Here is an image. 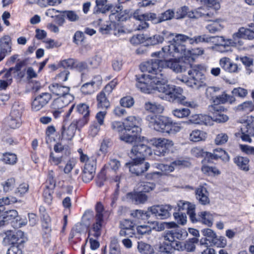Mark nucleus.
<instances>
[{
	"mask_svg": "<svg viewBox=\"0 0 254 254\" xmlns=\"http://www.w3.org/2000/svg\"><path fill=\"white\" fill-rule=\"evenodd\" d=\"M136 77L137 80L136 86L141 92L149 94L153 91H157L162 94V96L160 95L159 96L163 99L170 102L185 104L186 97L182 95L183 90L181 88L175 85L155 83L145 74H142L140 76L136 75Z\"/></svg>",
	"mask_w": 254,
	"mask_h": 254,
	"instance_id": "f257e3e1",
	"label": "nucleus"
},
{
	"mask_svg": "<svg viewBox=\"0 0 254 254\" xmlns=\"http://www.w3.org/2000/svg\"><path fill=\"white\" fill-rule=\"evenodd\" d=\"M178 206L179 212H174L173 215L178 224L184 225L186 223V214L185 212H181V210H187V213L192 222L199 221L208 227H211L213 225L215 214L207 211H202L196 216L194 213L195 205L189 202L180 201L178 203Z\"/></svg>",
	"mask_w": 254,
	"mask_h": 254,
	"instance_id": "f03ea898",
	"label": "nucleus"
},
{
	"mask_svg": "<svg viewBox=\"0 0 254 254\" xmlns=\"http://www.w3.org/2000/svg\"><path fill=\"white\" fill-rule=\"evenodd\" d=\"M181 34H177L175 36L173 33V37H169L168 40L170 43L172 40L173 43L162 48V51L153 53L152 57L156 56L158 58H169L172 57L175 59L186 58L189 56L190 51L187 50L184 43L187 41H183L179 39L177 36Z\"/></svg>",
	"mask_w": 254,
	"mask_h": 254,
	"instance_id": "7ed1b4c3",
	"label": "nucleus"
},
{
	"mask_svg": "<svg viewBox=\"0 0 254 254\" xmlns=\"http://www.w3.org/2000/svg\"><path fill=\"white\" fill-rule=\"evenodd\" d=\"M161 59H152L140 65V69L142 72H147L150 74L146 75L152 79L155 83L166 84L169 78L166 69H161Z\"/></svg>",
	"mask_w": 254,
	"mask_h": 254,
	"instance_id": "20e7f679",
	"label": "nucleus"
},
{
	"mask_svg": "<svg viewBox=\"0 0 254 254\" xmlns=\"http://www.w3.org/2000/svg\"><path fill=\"white\" fill-rule=\"evenodd\" d=\"M141 120L135 116H129L124 120L125 132L120 135V139L127 143H131L137 139L141 131L140 126Z\"/></svg>",
	"mask_w": 254,
	"mask_h": 254,
	"instance_id": "39448f33",
	"label": "nucleus"
},
{
	"mask_svg": "<svg viewBox=\"0 0 254 254\" xmlns=\"http://www.w3.org/2000/svg\"><path fill=\"white\" fill-rule=\"evenodd\" d=\"M203 72V70L201 66L194 65L188 71L189 77L182 76L178 79L190 87L198 89L205 85V77Z\"/></svg>",
	"mask_w": 254,
	"mask_h": 254,
	"instance_id": "423d86ee",
	"label": "nucleus"
},
{
	"mask_svg": "<svg viewBox=\"0 0 254 254\" xmlns=\"http://www.w3.org/2000/svg\"><path fill=\"white\" fill-rule=\"evenodd\" d=\"M96 215L95 216V222L93 224L89 235L95 238H98L101 235L102 229L104 225V216L105 210L103 205L98 202L95 207Z\"/></svg>",
	"mask_w": 254,
	"mask_h": 254,
	"instance_id": "0eeeda50",
	"label": "nucleus"
},
{
	"mask_svg": "<svg viewBox=\"0 0 254 254\" xmlns=\"http://www.w3.org/2000/svg\"><path fill=\"white\" fill-rule=\"evenodd\" d=\"M147 142L145 137H142L140 142L133 146L129 154L131 159L144 160L146 156L151 155V148L145 144Z\"/></svg>",
	"mask_w": 254,
	"mask_h": 254,
	"instance_id": "6e6552de",
	"label": "nucleus"
},
{
	"mask_svg": "<svg viewBox=\"0 0 254 254\" xmlns=\"http://www.w3.org/2000/svg\"><path fill=\"white\" fill-rule=\"evenodd\" d=\"M146 120L150 128L159 132H166L169 120L167 118L162 116L149 115L146 116Z\"/></svg>",
	"mask_w": 254,
	"mask_h": 254,
	"instance_id": "1a4fd4ad",
	"label": "nucleus"
},
{
	"mask_svg": "<svg viewBox=\"0 0 254 254\" xmlns=\"http://www.w3.org/2000/svg\"><path fill=\"white\" fill-rule=\"evenodd\" d=\"M151 141L152 145L156 147L154 154L159 156H164L174 145L172 140L165 138H154Z\"/></svg>",
	"mask_w": 254,
	"mask_h": 254,
	"instance_id": "9d476101",
	"label": "nucleus"
},
{
	"mask_svg": "<svg viewBox=\"0 0 254 254\" xmlns=\"http://www.w3.org/2000/svg\"><path fill=\"white\" fill-rule=\"evenodd\" d=\"M242 139L246 142H251V136H254V117H247L241 128Z\"/></svg>",
	"mask_w": 254,
	"mask_h": 254,
	"instance_id": "9b49d317",
	"label": "nucleus"
},
{
	"mask_svg": "<svg viewBox=\"0 0 254 254\" xmlns=\"http://www.w3.org/2000/svg\"><path fill=\"white\" fill-rule=\"evenodd\" d=\"M144 160L132 159L130 163H126V166L128 167L129 171L136 176L142 175L149 168L150 165L147 162H145Z\"/></svg>",
	"mask_w": 254,
	"mask_h": 254,
	"instance_id": "f8f14e48",
	"label": "nucleus"
},
{
	"mask_svg": "<svg viewBox=\"0 0 254 254\" xmlns=\"http://www.w3.org/2000/svg\"><path fill=\"white\" fill-rule=\"evenodd\" d=\"M96 159L94 157L85 163L84 169L82 173V178L83 182L88 183L91 181L94 177L96 170Z\"/></svg>",
	"mask_w": 254,
	"mask_h": 254,
	"instance_id": "ddd939ff",
	"label": "nucleus"
},
{
	"mask_svg": "<svg viewBox=\"0 0 254 254\" xmlns=\"http://www.w3.org/2000/svg\"><path fill=\"white\" fill-rule=\"evenodd\" d=\"M172 208L170 205H156L148 207V210L158 218L164 219L171 216Z\"/></svg>",
	"mask_w": 254,
	"mask_h": 254,
	"instance_id": "4468645a",
	"label": "nucleus"
},
{
	"mask_svg": "<svg viewBox=\"0 0 254 254\" xmlns=\"http://www.w3.org/2000/svg\"><path fill=\"white\" fill-rule=\"evenodd\" d=\"M49 90L52 94L58 97L66 98L67 96L70 98L74 99V96L69 93L70 88L68 86L63 85L58 83H53L49 85Z\"/></svg>",
	"mask_w": 254,
	"mask_h": 254,
	"instance_id": "2eb2a0df",
	"label": "nucleus"
},
{
	"mask_svg": "<svg viewBox=\"0 0 254 254\" xmlns=\"http://www.w3.org/2000/svg\"><path fill=\"white\" fill-rule=\"evenodd\" d=\"M209 111L213 115L214 121L222 123L228 120V117L222 113L224 108L221 105L214 103L213 105L209 106Z\"/></svg>",
	"mask_w": 254,
	"mask_h": 254,
	"instance_id": "dca6fc26",
	"label": "nucleus"
},
{
	"mask_svg": "<svg viewBox=\"0 0 254 254\" xmlns=\"http://www.w3.org/2000/svg\"><path fill=\"white\" fill-rule=\"evenodd\" d=\"M51 98V94L48 92H43L37 95L32 102V110L39 111L49 103Z\"/></svg>",
	"mask_w": 254,
	"mask_h": 254,
	"instance_id": "f3484780",
	"label": "nucleus"
},
{
	"mask_svg": "<svg viewBox=\"0 0 254 254\" xmlns=\"http://www.w3.org/2000/svg\"><path fill=\"white\" fill-rule=\"evenodd\" d=\"M220 159L223 161L228 162L230 157L228 153L223 149L218 148L213 150V152H206L204 155V159L208 162L213 160H217Z\"/></svg>",
	"mask_w": 254,
	"mask_h": 254,
	"instance_id": "a211bd4d",
	"label": "nucleus"
},
{
	"mask_svg": "<svg viewBox=\"0 0 254 254\" xmlns=\"http://www.w3.org/2000/svg\"><path fill=\"white\" fill-rule=\"evenodd\" d=\"M169 37H173V33L163 31L161 34H156L151 37L144 35V41L147 45H155L162 43L165 39L168 40Z\"/></svg>",
	"mask_w": 254,
	"mask_h": 254,
	"instance_id": "6ab92c4d",
	"label": "nucleus"
},
{
	"mask_svg": "<svg viewBox=\"0 0 254 254\" xmlns=\"http://www.w3.org/2000/svg\"><path fill=\"white\" fill-rule=\"evenodd\" d=\"M164 59H165L163 58ZM161 69L169 68L172 69L176 72H182L186 70V67L183 64L178 62L174 61L172 59L168 60L165 59H161Z\"/></svg>",
	"mask_w": 254,
	"mask_h": 254,
	"instance_id": "aec40b11",
	"label": "nucleus"
},
{
	"mask_svg": "<svg viewBox=\"0 0 254 254\" xmlns=\"http://www.w3.org/2000/svg\"><path fill=\"white\" fill-rule=\"evenodd\" d=\"M211 42H213L216 46H218V51L221 52H229L230 49L224 50L225 48H229L232 44V40L229 39H225L223 37L211 36Z\"/></svg>",
	"mask_w": 254,
	"mask_h": 254,
	"instance_id": "412c9836",
	"label": "nucleus"
},
{
	"mask_svg": "<svg viewBox=\"0 0 254 254\" xmlns=\"http://www.w3.org/2000/svg\"><path fill=\"white\" fill-rule=\"evenodd\" d=\"M11 38L8 36H4L0 39V58L2 60L5 56L11 51Z\"/></svg>",
	"mask_w": 254,
	"mask_h": 254,
	"instance_id": "4be33fe9",
	"label": "nucleus"
},
{
	"mask_svg": "<svg viewBox=\"0 0 254 254\" xmlns=\"http://www.w3.org/2000/svg\"><path fill=\"white\" fill-rule=\"evenodd\" d=\"M177 38L183 41H188L190 44L211 42L210 37L206 35H198L192 38L185 35H179L177 36Z\"/></svg>",
	"mask_w": 254,
	"mask_h": 254,
	"instance_id": "5701e85b",
	"label": "nucleus"
},
{
	"mask_svg": "<svg viewBox=\"0 0 254 254\" xmlns=\"http://www.w3.org/2000/svg\"><path fill=\"white\" fill-rule=\"evenodd\" d=\"M1 216L3 219L5 220V222L7 224L9 221L13 222V220L15 219L16 221V225L14 226L15 227H21L22 226L26 225V222H19L18 223V221H19V217L18 214V212L16 210L14 209H10L8 210H6L3 212Z\"/></svg>",
	"mask_w": 254,
	"mask_h": 254,
	"instance_id": "b1692460",
	"label": "nucleus"
},
{
	"mask_svg": "<svg viewBox=\"0 0 254 254\" xmlns=\"http://www.w3.org/2000/svg\"><path fill=\"white\" fill-rule=\"evenodd\" d=\"M134 19L138 20H150L154 24L160 23L159 16L157 17L154 13H145L140 14L138 10H136L133 14Z\"/></svg>",
	"mask_w": 254,
	"mask_h": 254,
	"instance_id": "393cba45",
	"label": "nucleus"
},
{
	"mask_svg": "<svg viewBox=\"0 0 254 254\" xmlns=\"http://www.w3.org/2000/svg\"><path fill=\"white\" fill-rule=\"evenodd\" d=\"M77 129V127L75 125L74 122H71L67 127H65V125H64L62 128V138L66 140H71L74 136Z\"/></svg>",
	"mask_w": 254,
	"mask_h": 254,
	"instance_id": "a878e982",
	"label": "nucleus"
},
{
	"mask_svg": "<svg viewBox=\"0 0 254 254\" xmlns=\"http://www.w3.org/2000/svg\"><path fill=\"white\" fill-rule=\"evenodd\" d=\"M195 195L196 199L200 204L206 205L209 203V193L205 187L199 186L195 190Z\"/></svg>",
	"mask_w": 254,
	"mask_h": 254,
	"instance_id": "bb28decb",
	"label": "nucleus"
},
{
	"mask_svg": "<svg viewBox=\"0 0 254 254\" xmlns=\"http://www.w3.org/2000/svg\"><path fill=\"white\" fill-rule=\"evenodd\" d=\"M120 163L117 159H111L109 162L108 165L106 166V169L102 170L100 174L98 176L99 179H101L102 181H105L106 179L105 173H109L111 171L115 172L120 167Z\"/></svg>",
	"mask_w": 254,
	"mask_h": 254,
	"instance_id": "cd10ccee",
	"label": "nucleus"
},
{
	"mask_svg": "<svg viewBox=\"0 0 254 254\" xmlns=\"http://www.w3.org/2000/svg\"><path fill=\"white\" fill-rule=\"evenodd\" d=\"M221 67L225 71L233 73L238 71V65L231 62L230 59L227 57L221 58L219 61Z\"/></svg>",
	"mask_w": 254,
	"mask_h": 254,
	"instance_id": "c85d7f7f",
	"label": "nucleus"
},
{
	"mask_svg": "<svg viewBox=\"0 0 254 254\" xmlns=\"http://www.w3.org/2000/svg\"><path fill=\"white\" fill-rule=\"evenodd\" d=\"M74 99L70 98L67 96L66 98L58 97L52 102L51 107L52 110H63V108L68 105Z\"/></svg>",
	"mask_w": 254,
	"mask_h": 254,
	"instance_id": "c756f323",
	"label": "nucleus"
},
{
	"mask_svg": "<svg viewBox=\"0 0 254 254\" xmlns=\"http://www.w3.org/2000/svg\"><path fill=\"white\" fill-rule=\"evenodd\" d=\"M96 5L94 8V13H105L110 10L112 12L113 4H107V0H96Z\"/></svg>",
	"mask_w": 254,
	"mask_h": 254,
	"instance_id": "7c9ffc66",
	"label": "nucleus"
},
{
	"mask_svg": "<svg viewBox=\"0 0 254 254\" xmlns=\"http://www.w3.org/2000/svg\"><path fill=\"white\" fill-rule=\"evenodd\" d=\"M201 232L204 238H201L200 240V244L201 245H205L206 246H210L214 239L216 236V234L211 229L207 228L201 230Z\"/></svg>",
	"mask_w": 254,
	"mask_h": 254,
	"instance_id": "2f4dec72",
	"label": "nucleus"
},
{
	"mask_svg": "<svg viewBox=\"0 0 254 254\" xmlns=\"http://www.w3.org/2000/svg\"><path fill=\"white\" fill-rule=\"evenodd\" d=\"M127 197L128 199L131 200L132 202L136 204H143L148 199L147 195L142 193L141 191L128 193L127 194Z\"/></svg>",
	"mask_w": 254,
	"mask_h": 254,
	"instance_id": "473e14b6",
	"label": "nucleus"
},
{
	"mask_svg": "<svg viewBox=\"0 0 254 254\" xmlns=\"http://www.w3.org/2000/svg\"><path fill=\"white\" fill-rule=\"evenodd\" d=\"M206 20L210 22L209 24L206 26L205 28L211 33L220 31L224 27V26L221 24V21L220 20L212 21L206 19Z\"/></svg>",
	"mask_w": 254,
	"mask_h": 254,
	"instance_id": "72a5a7b5",
	"label": "nucleus"
},
{
	"mask_svg": "<svg viewBox=\"0 0 254 254\" xmlns=\"http://www.w3.org/2000/svg\"><path fill=\"white\" fill-rule=\"evenodd\" d=\"M97 106L98 108L108 109L110 103L108 99V96L104 92H100L97 96Z\"/></svg>",
	"mask_w": 254,
	"mask_h": 254,
	"instance_id": "f704fd0d",
	"label": "nucleus"
},
{
	"mask_svg": "<svg viewBox=\"0 0 254 254\" xmlns=\"http://www.w3.org/2000/svg\"><path fill=\"white\" fill-rule=\"evenodd\" d=\"M4 74L2 79H0V90H4L12 82V75L9 72L1 71L0 74Z\"/></svg>",
	"mask_w": 254,
	"mask_h": 254,
	"instance_id": "c9c22d12",
	"label": "nucleus"
},
{
	"mask_svg": "<svg viewBox=\"0 0 254 254\" xmlns=\"http://www.w3.org/2000/svg\"><path fill=\"white\" fill-rule=\"evenodd\" d=\"M233 36L234 39L243 38L251 40L254 39L249 28L243 27L240 28L237 32L234 33Z\"/></svg>",
	"mask_w": 254,
	"mask_h": 254,
	"instance_id": "e433bc0d",
	"label": "nucleus"
},
{
	"mask_svg": "<svg viewBox=\"0 0 254 254\" xmlns=\"http://www.w3.org/2000/svg\"><path fill=\"white\" fill-rule=\"evenodd\" d=\"M234 161L240 169L245 171L249 170V159L248 158L237 156L234 158Z\"/></svg>",
	"mask_w": 254,
	"mask_h": 254,
	"instance_id": "4c0bfd02",
	"label": "nucleus"
},
{
	"mask_svg": "<svg viewBox=\"0 0 254 254\" xmlns=\"http://www.w3.org/2000/svg\"><path fill=\"white\" fill-rule=\"evenodd\" d=\"M145 109L151 113L159 114L162 113L164 107L161 104L153 102H147L145 105Z\"/></svg>",
	"mask_w": 254,
	"mask_h": 254,
	"instance_id": "58836bf2",
	"label": "nucleus"
},
{
	"mask_svg": "<svg viewBox=\"0 0 254 254\" xmlns=\"http://www.w3.org/2000/svg\"><path fill=\"white\" fill-rule=\"evenodd\" d=\"M173 245L166 241L160 242L157 249L158 254H172Z\"/></svg>",
	"mask_w": 254,
	"mask_h": 254,
	"instance_id": "ea45409f",
	"label": "nucleus"
},
{
	"mask_svg": "<svg viewBox=\"0 0 254 254\" xmlns=\"http://www.w3.org/2000/svg\"><path fill=\"white\" fill-rule=\"evenodd\" d=\"M24 107L22 104L18 103H14L12 107L9 116L11 118L21 119L22 113L23 111Z\"/></svg>",
	"mask_w": 254,
	"mask_h": 254,
	"instance_id": "a19ab883",
	"label": "nucleus"
},
{
	"mask_svg": "<svg viewBox=\"0 0 254 254\" xmlns=\"http://www.w3.org/2000/svg\"><path fill=\"white\" fill-rule=\"evenodd\" d=\"M128 13L129 11L127 9L121 10V11L117 12L114 14L111 12V15H110V19L111 20L114 19V17H115V19L118 21H124L127 20L128 18Z\"/></svg>",
	"mask_w": 254,
	"mask_h": 254,
	"instance_id": "79ce46f5",
	"label": "nucleus"
},
{
	"mask_svg": "<svg viewBox=\"0 0 254 254\" xmlns=\"http://www.w3.org/2000/svg\"><path fill=\"white\" fill-rule=\"evenodd\" d=\"M235 101V98L231 95H229L227 94L223 93L221 95L216 97L214 100V103H216L218 105L224 104L226 102L233 103Z\"/></svg>",
	"mask_w": 254,
	"mask_h": 254,
	"instance_id": "37998d69",
	"label": "nucleus"
},
{
	"mask_svg": "<svg viewBox=\"0 0 254 254\" xmlns=\"http://www.w3.org/2000/svg\"><path fill=\"white\" fill-rule=\"evenodd\" d=\"M137 249L141 254H152L154 251L150 245L142 242H138Z\"/></svg>",
	"mask_w": 254,
	"mask_h": 254,
	"instance_id": "c03bdc74",
	"label": "nucleus"
},
{
	"mask_svg": "<svg viewBox=\"0 0 254 254\" xmlns=\"http://www.w3.org/2000/svg\"><path fill=\"white\" fill-rule=\"evenodd\" d=\"M197 242L198 239L194 237L184 242V251L187 252H194L195 249V244L197 243Z\"/></svg>",
	"mask_w": 254,
	"mask_h": 254,
	"instance_id": "a18cd8bd",
	"label": "nucleus"
},
{
	"mask_svg": "<svg viewBox=\"0 0 254 254\" xmlns=\"http://www.w3.org/2000/svg\"><path fill=\"white\" fill-rule=\"evenodd\" d=\"M96 84L95 81L92 80L87 82L81 87L80 91L84 94H90L94 92V86Z\"/></svg>",
	"mask_w": 254,
	"mask_h": 254,
	"instance_id": "49530a36",
	"label": "nucleus"
},
{
	"mask_svg": "<svg viewBox=\"0 0 254 254\" xmlns=\"http://www.w3.org/2000/svg\"><path fill=\"white\" fill-rule=\"evenodd\" d=\"M151 213L148 210V211H144L142 210H135L131 213V215L136 218L138 219L146 220L150 217Z\"/></svg>",
	"mask_w": 254,
	"mask_h": 254,
	"instance_id": "de8ad7c7",
	"label": "nucleus"
},
{
	"mask_svg": "<svg viewBox=\"0 0 254 254\" xmlns=\"http://www.w3.org/2000/svg\"><path fill=\"white\" fill-rule=\"evenodd\" d=\"M62 13L70 22H76L79 20V16L77 11L73 10L62 11Z\"/></svg>",
	"mask_w": 254,
	"mask_h": 254,
	"instance_id": "09e8293b",
	"label": "nucleus"
},
{
	"mask_svg": "<svg viewBox=\"0 0 254 254\" xmlns=\"http://www.w3.org/2000/svg\"><path fill=\"white\" fill-rule=\"evenodd\" d=\"M3 191L9 192L15 186V181L13 178H9L1 183Z\"/></svg>",
	"mask_w": 254,
	"mask_h": 254,
	"instance_id": "8fccbe9b",
	"label": "nucleus"
},
{
	"mask_svg": "<svg viewBox=\"0 0 254 254\" xmlns=\"http://www.w3.org/2000/svg\"><path fill=\"white\" fill-rule=\"evenodd\" d=\"M173 114L178 118H183L189 116L190 110L188 108L176 109L172 111Z\"/></svg>",
	"mask_w": 254,
	"mask_h": 254,
	"instance_id": "3c124183",
	"label": "nucleus"
},
{
	"mask_svg": "<svg viewBox=\"0 0 254 254\" xmlns=\"http://www.w3.org/2000/svg\"><path fill=\"white\" fill-rule=\"evenodd\" d=\"M172 231L174 235L175 239L183 240L185 239L188 235L187 231L184 229L177 228L175 230H172Z\"/></svg>",
	"mask_w": 254,
	"mask_h": 254,
	"instance_id": "603ef678",
	"label": "nucleus"
},
{
	"mask_svg": "<svg viewBox=\"0 0 254 254\" xmlns=\"http://www.w3.org/2000/svg\"><path fill=\"white\" fill-rule=\"evenodd\" d=\"M219 90L220 88L219 87H209L206 88L205 91L206 96L208 99L212 100L214 103V100L218 96H216V93Z\"/></svg>",
	"mask_w": 254,
	"mask_h": 254,
	"instance_id": "864d4df0",
	"label": "nucleus"
},
{
	"mask_svg": "<svg viewBox=\"0 0 254 254\" xmlns=\"http://www.w3.org/2000/svg\"><path fill=\"white\" fill-rule=\"evenodd\" d=\"M168 128L167 129L166 133L169 134H174L179 131L181 129V126L180 124L177 123H173L169 120L168 122Z\"/></svg>",
	"mask_w": 254,
	"mask_h": 254,
	"instance_id": "5fc2aeb1",
	"label": "nucleus"
},
{
	"mask_svg": "<svg viewBox=\"0 0 254 254\" xmlns=\"http://www.w3.org/2000/svg\"><path fill=\"white\" fill-rule=\"evenodd\" d=\"M63 157L55 156L53 152H51L49 157V161L52 164L58 166L60 170H63V166L60 165L63 162Z\"/></svg>",
	"mask_w": 254,
	"mask_h": 254,
	"instance_id": "6e6d98bb",
	"label": "nucleus"
},
{
	"mask_svg": "<svg viewBox=\"0 0 254 254\" xmlns=\"http://www.w3.org/2000/svg\"><path fill=\"white\" fill-rule=\"evenodd\" d=\"M3 161L6 164L13 165L16 163L17 157L15 154L5 153L3 155Z\"/></svg>",
	"mask_w": 254,
	"mask_h": 254,
	"instance_id": "4d7b16f0",
	"label": "nucleus"
},
{
	"mask_svg": "<svg viewBox=\"0 0 254 254\" xmlns=\"http://www.w3.org/2000/svg\"><path fill=\"white\" fill-rule=\"evenodd\" d=\"M76 110L77 113L86 116H89L90 112L89 106L85 103H80L76 106Z\"/></svg>",
	"mask_w": 254,
	"mask_h": 254,
	"instance_id": "13d9d810",
	"label": "nucleus"
},
{
	"mask_svg": "<svg viewBox=\"0 0 254 254\" xmlns=\"http://www.w3.org/2000/svg\"><path fill=\"white\" fill-rule=\"evenodd\" d=\"M189 8L186 6H184L178 9L175 14V17L176 19H182L187 15L189 17Z\"/></svg>",
	"mask_w": 254,
	"mask_h": 254,
	"instance_id": "bf43d9fd",
	"label": "nucleus"
},
{
	"mask_svg": "<svg viewBox=\"0 0 254 254\" xmlns=\"http://www.w3.org/2000/svg\"><path fill=\"white\" fill-rule=\"evenodd\" d=\"M204 137V133L199 130H195L190 134V139L191 141L197 142L203 139Z\"/></svg>",
	"mask_w": 254,
	"mask_h": 254,
	"instance_id": "052dcab7",
	"label": "nucleus"
},
{
	"mask_svg": "<svg viewBox=\"0 0 254 254\" xmlns=\"http://www.w3.org/2000/svg\"><path fill=\"white\" fill-rule=\"evenodd\" d=\"M175 17V12L172 9H168L162 13L159 16L160 23L166 20H171Z\"/></svg>",
	"mask_w": 254,
	"mask_h": 254,
	"instance_id": "680f3d73",
	"label": "nucleus"
},
{
	"mask_svg": "<svg viewBox=\"0 0 254 254\" xmlns=\"http://www.w3.org/2000/svg\"><path fill=\"white\" fill-rule=\"evenodd\" d=\"M254 105L252 101L245 102L238 107V109L246 113H249L254 110Z\"/></svg>",
	"mask_w": 254,
	"mask_h": 254,
	"instance_id": "e2e57ef3",
	"label": "nucleus"
},
{
	"mask_svg": "<svg viewBox=\"0 0 254 254\" xmlns=\"http://www.w3.org/2000/svg\"><path fill=\"white\" fill-rule=\"evenodd\" d=\"M110 254H121L120 247L117 239L114 238L110 244Z\"/></svg>",
	"mask_w": 254,
	"mask_h": 254,
	"instance_id": "0e129e2a",
	"label": "nucleus"
},
{
	"mask_svg": "<svg viewBox=\"0 0 254 254\" xmlns=\"http://www.w3.org/2000/svg\"><path fill=\"white\" fill-rule=\"evenodd\" d=\"M162 238L163 239L162 241H166L168 244L171 243V245H173L175 241L174 235L172 230L164 232L162 235Z\"/></svg>",
	"mask_w": 254,
	"mask_h": 254,
	"instance_id": "69168bd1",
	"label": "nucleus"
},
{
	"mask_svg": "<svg viewBox=\"0 0 254 254\" xmlns=\"http://www.w3.org/2000/svg\"><path fill=\"white\" fill-rule=\"evenodd\" d=\"M88 62L89 64L92 68H97L100 65L102 62V58L100 56L95 55L89 58L88 60Z\"/></svg>",
	"mask_w": 254,
	"mask_h": 254,
	"instance_id": "338daca9",
	"label": "nucleus"
},
{
	"mask_svg": "<svg viewBox=\"0 0 254 254\" xmlns=\"http://www.w3.org/2000/svg\"><path fill=\"white\" fill-rule=\"evenodd\" d=\"M121 106L126 108H130L134 104V99L130 96L124 97L120 101Z\"/></svg>",
	"mask_w": 254,
	"mask_h": 254,
	"instance_id": "774afa93",
	"label": "nucleus"
}]
</instances>
